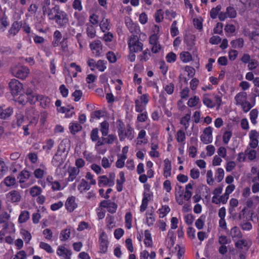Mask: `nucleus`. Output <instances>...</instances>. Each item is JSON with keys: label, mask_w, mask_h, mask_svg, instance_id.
I'll return each instance as SVG.
<instances>
[{"label": "nucleus", "mask_w": 259, "mask_h": 259, "mask_svg": "<svg viewBox=\"0 0 259 259\" xmlns=\"http://www.w3.org/2000/svg\"><path fill=\"white\" fill-rule=\"evenodd\" d=\"M44 6L43 12L50 20H53L58 25L59 28H65L69 23L68 15L65 11L60 10V6L54 5L52 7Z\"/></svg>", "instance_id": "1"}, {"label": "nucleus", "mask_w": 259, "mask_h": 259, "mask_svg": "<svg viewBox=\"0 0 259 259\" xmlns=\"http://www.w3.org/2000/svg\"><path fill=\"white\" fill-rule=\"evenodd\" d=\"M17 179L22 189L28 188L34 182L31 173L26 168L20 172L17 176Z\"/></svg>", "instance_id": "2"}, {"label": "nucleus", "mask_w": 259, "mask_h": 259, "mask_svg": "<svg viewBox=\"0 0 259 259\" xmlns=\"http://www.w3.org/2000/svg\"><path fill=\"white\" fill-rule=\"evenodd\" d=\"M127 46L130 51L140 52L143 50V44L140 36L137 35H131L127 40Z\"/></svg>", "instance_id": "3"}, {"label": "nucleus", "mask_w": 259, "mask_h": 259, "mask_svg": "<svg viewBox=\"0 0 259 259\" xmlns=\"http://www.w3.org/2000/svg\"><path fill=\"white\" fill-rule=\"evenodd\" d=\"M149 102V95L148 93L141 95L138 99L135 100V111L142 113L146 111L147 106Z\"/></svg>", "instance_id": "4"}, {"label": "nucleus", "mask_w": 259, "mask_h": 259, "mask_svg": "<svg viewBox=\"0 0 259 259\" xmlns=\"http://www.w3.org/2000/svg\"><path fill=\"white\" fill-rule=\"evenodd\" d=\"M12 75L21 79H25L30 73L29 68L25 66L17 65L11 68Z\"/></svg>", "instance_id": "5"}, {"label": "nucleus", "mask_w": 259, "mask_h": 259, "mask_svg": "<svg viewBox=\"0 0 259 259\" xmlns=\"http://www.w3.org/2000/svg\"><path fill=\"white\" fill-rule=\"evenodd\" d=\"M9 87L13 97L20 95L23 92V85L18 79H12L9 83Z\"/></svg>", "instance_id": "6"}, {"label": "nucleus", "mask_w": 259, "mask_h": 259, "mask_svg": "<svg viewBox=\"0 0 259 259\" xmlns=\"http://www.w3.org/2000/svg\"><path fill=\"white\" fill-rule=\"evenodd\" d=\"M92 54L95 57L98 58L102 55L103 52V45L101 40L96 39L92 41L89 45Z\"/></svg>", "instance_id": "7"}, {"label": "nucleus", "mask_w": 259, "mask_h": 259, "mask_svg": "<svg viewBox=\"0 0 259 259\" xmlns=\"http://www.w3.org/2000/svg\"><path fill=\"white\" fill-rule=\"evenodd\" d=\"M22 28V21H14L11 24L7 31V36L8 38L16 36Z\"/></svg>", "instance_id": "8"}, {"label": "nucleus", "mask_w": 259, "mask_h": 259, "mask_svg": "<svg viewBox=\"0 0 259 259\" xmlns=\"http://www.w3.org/2000/svg\"><path fill=\"white\" fill-rule=\"evenodd\" d=\"M99 249L101 253H105L107 252L108 248L109 241L106 233L104 231L99 235Z\"/></svg>", "instance_id": "9"}, {"label": "nucleus", "mask_w": 259, "mask_h": 259, "mask_svg": "<svg viewBox=\"0 0 259 259\" xmlns=\"http://www.w3.org/2000/svg\"><path fill=\"white\" fill-rule=\"evenodd\" d=\"M62 145H60L58 147L57 152L53 156L52 159V164L54 166L59 167L64 162V158L62 157V153L65 151V148H63L62 149H61V147Z\"/></svg>", "instance_id": "10"}, {"label": "nucleus", "mask_w": 259, "mask_h": 259, "mask_svg": "<svg viewBox=\"0 0 259 259\" xmlns=\"http://www.w3.org/2000/svg\"><path fill=\"white\" fill-rule=\"evenodd\" d=\"M135 131L130 123L126 125V129L123 131L122 134L119 135V139L120 141H123L125 139L132 141L135 137Z\"/></svg>", "instance_id": "11"}, {"label": "nucleus", "mask_w": 259, "mask_h": 259, "mask_svg": "<svg viewBox=\"0 0 259 259\" xmlns=\"http://www.w3.org/2000/svg\"><path fill=\"white\" fill-rule=\"evenodd\" d=\"M213 128L211 126L206 127L200 136L201 142L204 144L212 143L213 141L212 132Z\"/></svg>", "instance_id": "12"}, {"label": "nucleus", "mask_w": 259, "mask_h": 259, "mask_svg": "<svg viewBox=\"0 0 259 259\" xmlns=\"http://www.w3.org/2000/svg\"><path fill=\"white\" fill-rule=\"evenodd\" d=\"M6 198L9 202L12 203H17L21 201L22 196L18 190H12L6 195Z\"/></svg>", "instance_id": "13"}, {"label": "nucleus", "mask_w": 259, "mask_h": 259, "mask_svg": "<svg viewBox=\"0 0 259 259\" xmlns=\"http://www.w3.org/2000/svg\"><path fill=\"white\" fill-rule=\"evenodd\" d=\"M25 117L22 112H16L14 119L12 121V126L15 128L21 127L24 123Z\"/></svg>", "instance_id": "14"}, {"label": "nucleus", "mask_w": 259, "mask_h": 259, "mask_svg": "<svg viewBox=\"0 0 259 259\" xmlns=\"http://www.w3.org/2000/svg\"><path fill=\"white\" fill-rule=\"evenodd\" d=\"M57 254L61 259H71L72 251L63 246L58 247Z\"/></svg>", "instance_id": "15"}, {"label": "nucleus", "mask_w": 259, "mask_h": 259, "mask_svg": "<svg viewBox=\"0 0 259 259\" xmlns=\"http://www.w3.org/2000/svg\"><path fill=\"white\" fill-rule=\"evenodd\" d=\"M66 209L69 212H72L77 207V203L75 202V197H69L65 203Z\"/></svg>", "instance_id": "16"}, {"label": "nucleus", "mask_w": 259, "mask_h": 259, "mask_svg": "<svg viewBox=\"0 0 259 259\" xmlns=\"http://www.w3.org/2000/svg\"><path fill=\"white\" fill-rule=\"evenodd\" d=\"M249 137L250 140L249 146L251 148L255 149L258 144L257 131L255 130H251L249 134Z\"/></svg>", "instance_id": "17"}, {"label": "nucleus", "mask_w": 259, "mask_h": 259, "mask_svg": "<svg viewBox=\"0 0 259 259\" xmlns=\"http://www.w3.org/2000/svg\"><path fill=\"white\" fill-rule=\"evenodd\" d=\"M171 161L168 158L164 159V169H163V176L165 179H167L171 175Z\"/></svg>", "instance_id": "18"}, {"label": "nucleus", "mask_w": 259, "mask_h": 259, "mask_svg": "<svg viewBox=\"0 0 259 259\" xmlns=\"http://www.w3.org/2000/svg\"><path fill=\"white\" fill-rule=\"evenodd\" d=\"M73 17L77 21V26H82L85 23L87 14L84 12L76 11L73 13Z\"/></svg>", "instance_id": "19"}, {"label": "nucleus", "mask_w": 259, "mask_h": 259, "mask_svg": "<svg viewBox=\"0 0 259 259\" xmlns=\"http://www.w3.org/2000/svg\"><path fill=\"white\" fill-rule=\"evenodd\" d=\"M36 100L40 102V105L44 108L49 107L50 106L51 99L48 96L38 95L36 97Z\"/></svg>", "instance_id": "20"}, {"label": "nucleus", "mask_w": 259, "mask_h": 259, "mask_svg": "<svg viewBox=\"0 0 259 259\" xmlns=\"http://www.w3.org/2000/svg\"><path fill=\"white\" fill-rule=\"evenodd\" d=\"M118 175L120 180H116V190L118 192H121L123 190V185L125 182V173L124 171H121Z\"/></svg>", "instance_id": "21"}, {"label": "nucleus", "mask_w": 259, "mask_h": 259, "mask_svg": "<svg viewBox=\"0 0 259 259\" xmlns=\"http://www.w3.org/2000/svg\"><path fill=\"white\" fill-rule=\"evenodd\" d=\"M68 178L67 179L68 182H73L76 179L77 176L79 174L80 170L75 167H72L68 169Z\"/></svg>", "instance_id": "22"}, {"label": "nucleus", "mask_w": 259, "mask_h": 259, "mask_svg": "<svg viewBox=\"0 0 259 259\" xmlns=\"http://www.w3.org/2000/svg\"><path fill=\"white\" fill-rule=\"evenodd\" d=\"M110 21L108 19L103 18L100 22V29L103 33L110 31L111 29Z\"/></svg>", "instance_id": "23"}, {"label": "nucleus", "mask_w": 259, "mask_h": 259, "mask_svg": "<svg viewBox=\"0 0 259 259\" xmlns=\"http://www.w3.org/2000/svg\"><path fill=\"white\" fill-rule=\"evenodd\" d=\"M230 236L234 241L235 239H241L242 237V233L240 229L237 226H234L231 228L230 230Z\"/></svg>", "instance_id": "24"}, {"label": "nucleus", "mask_w": 259, "mask_h": 259, "mask_svg": "<svg viewBox=\"0 0 259 259\" xmlns=\"http://www.w3.org/2000/svg\"><path fill=\"white\" fill-rule=\"evenodd\" d=\"M13 113V108L9 107L6 109H4L2 106H0V118L7 119Z\"/></svg>", "instance_id": "25"}, {"label": "nucleus", "mask_w": 259, "mask_h": 259, "mask_svg": "<svg viewBox=\"0 0 259 259\" xmlns=\"http://www.w3.org/2000/svg\"><path fill=\"white\" fill-rule=\"evenodd\" d=\"M251 244V243L249 244L246 240L241 238L235 242V247L238 249H242L244 247L248 250L250 248Z\"/></svg>", "instance_id": "26"}, {"label": "nucleus", "mask_w": 259, "mask_h": 259, "mask_svg": "<svg viewBox=\"0 0 259 259\" xmlns=\"http://www.w3.org/2000/svg\"><path fill=\"white\" fill-rule=\"evenodd\" d=\"M252 102H253V104L249 102L248 101H246L244 103L241 104V107H242V109L243 112L247 113L249 112L251 108L254 106L255 104V95L252 97V99L250 100Z\"/></svg>", "instance_id": "27"}, {"label": "nucleus", "mask_w": 259, "mask_h": 259, "mask_svg": "<svg viewBox=\"0 0 259 259\" xmlns=\"http://www.w3.org/2000/svg\"><path fill=\"white\" fill-rule=\"evenodd\" d=\"M247 94L245 92H241L238 93L235 97V100L237 105H241L247 101Z\"/></svg>", "instance_id": "28"}, {"label": "nucleus", "mask_w": 259, "mask_h": 259, "mask_svg": "<svg viewBox=\"0 0 259 259\" xmlns=\"http://www.w3.org/2000/svg\"><path fill=\"white\" fill-rule=\"evenodd\" d=\"M9 24V17L6 14H4L0 19V31H5Z\"/></svg>", "instance_id": "29"}, {"label": "nucleus", "mask_w": 259, "mask_h": 259, "mask_svg": "<svg viewBox=\"0 0 259 259\" xmlns=\"http://www.w3.org/2000/svg\"><path fill=\"white\" fill-rule=\"evenodd\" d=\"M100 131L102 134V137L103 136H107L109 133V123L105 120L100 123Z\"/></svg>", "instance_id": "30"}, {"label": "nucleus", "mask_w": 259, "mask_h": 259, "mask_svg": "<svg viewBox=\"0 0 259 259\" xmlns=\"http://www.w3.org/2000/svg\"><path fill=\"white\" fill-rule=\"evenodd\" d=\"M4 183L7 187H12L16 188L18 185L16 182V180L14 176H8L4 180Z\"/></svg>", "instance_id": "31"}, {"label": "nucleus", "mask_w": 259, "mask_h": 259, "mask_svg": "<svg viewBox=\"0 0 259 259\" xmlns=\"http://www.w3.org/2000/svg\"><path fill=\"white\" fill-rule=\"evenodd\" d=\"M62 35L59 30H56L53 34V40L52 41V45L54 47L59 46V44L61 42Z\"/></svg>", "instance_id": "32"}, {"label": "nucleus", "mask_w": 259, "mask_h": 259, "mask_svg": "<svg viewBox=\"0 0 259 259\" xmlns=\"http://www.w3.org/2000/svg\"><path fill=\"white\" fill-rule=\"evenodd\" d=\"M231 47L234 49H241L244 46V40L242 38H238L230 41Z\"/></svg>", "instance_id": "33"}, {"label": "nucleus", "mask_w": 259, "mask_h": 259, "mask_svg": "<svg viewBox=\"0 0 259 259\" xmlns=\"http://www.w3.org/2000/svg\"><path fill=\"white\" fill-rule=\"evenodd\" d=\"M71 235V228H66L62 230L60 234V240L65 241L68 240Z\"/></svg>", "instance_id": "34"}, {"label": "nucleus", "mask_w": 259, "mask_h": 259, "mask_svg": "<svg viewBox=\"0 0 259 259\" xmlns=\"http://www.w3.org/2000/svg\"><path fill=\"white\" fill-rule=\"evenodd\" d=\"M98 184L99 187H110V182L108 180V177L106 175L99 176L98 177Z\"/></svg>", "instance_id": "35"}, {"label": "nucleus", "mask_w": 259, "mask_h": 259, "mask_svg": "<svg viewBox=\"0 0 259 259\" xmlns=\"http://www.w3.org/2000/svg\"><path fill=\"white\" fill-rule=\"evenodd\" d=\"M91 186H90V184H89V183L84 179H82L80 184L77 186V189L81 193L89 190Z\"/></svg>", "instance_id": "36"}, {"label": "nucleus", "mask_w": 259, "mask_h": 259, "mask_svg": "<svg viewBox=\"0 0 259 259\" xmlns=\"http://www.w3.org/2000/svg\"><path fill=\"white\" fill-rule=\"evenodd\" d=\"M144 244L147 247H151L152 245V240L151 238V233L149 230H146L144 231Z\"/></svg>", "instance_id": "37"}, {"label": "nucleus", "mask_w": 259, "mask_h": 259, "mask_svg": "<svg viewBox=\"0 0 259 259\" xmlns=\"http://www.w3.org/2000/svg\"><path fill=\"white\" fill-rule=\"evenodd\" d=\"M133 214L131 212H127L124 216L125 227L127 229L132 227Z\"/></svg>", "instance_id": "38"}, {"label": "nucleus", "mask_w": 259, "mask_h": 259, "mask_svg": "<svg viewBox=\"0 0 259 259\" xmlns=\"http://www.w3.org/2000/svg\"><path fill=\"white\" fill-rule=\"evenodd\" d=\"M42 189L41 187L37 186H33L30 188L29 193L32 197H35L41 194Z\"/></svg>", "instance_id": "39"}, {"label": "nucleus", "mask_w": 259, "mask_h": 259, "mask_svg": "<svg viewBox=\"0 0 259 259\" xmlns=\"http://www.w3.org/2000/svg\"><path fill=\"white\" fill-rule=\"evenodd\" d=\"M30 218V213L27 210H23L20 212L18 218V222L20 224L26 222Z\"/></svg>", "instance_id": "40"}, {"label": "nucleus", "mask_w": 259, "mask_h": 259, "mask_svg": "<svg viewBox=\"0 0 259 259\" xmlns=\"http://www.w3.org/2000/svg\"><path fill=\"white\" fill-rule=\"evenodd\" d=\"M146 135V132L144 130H141L139 131L138 134V139L141 140H138L137 142V144L141 145L142 144H147L148 143V140L144 139Z\"/></svg>", "instance_id": "41"}, {"label": "nucleus", "mask_w": 259, "mask_h": 259, "mask_svg": "<svg viewBox=\"0 0 259 259\" xmlns=\"http://www.w3.org/2000/svg\"><path fill=\"white\" fill-rule=\"evenodd\" d=\"M190 114L189 113L186 114L180 120V124L184 126L185 131H187L190 126Z\"/></svg>", "instance_id": "42"}, {"label": "nucleus", "mask_w": 259, "mask_h": 259, "mask_svg": "<svg viewBox=\"0 0 259 259\" xmlns=\"http://www.w3.org/2000/svg\"><path fill=\"white\" fill-rule=\"evenodd\" d=\"M117 160L115 162V166L118 168H122L125 165V160L127 156L117 155Z\"/></svg>", "instance_id": "43"}, {"label": "nucleus", "mask_w": 259, "mask_h": 259, "mask_svg": "<svg viewBox=\"0 0 259 259\" xmlns=\"http://www.w3.org/2000/svg\"><path fill=\"white\" fill-rule=\"evenodd\" d=\"M86 33L87 36L91 38H93L96 36V31L95 27L93 25H87Z\"/></svg>", "instance_id": "44"}, {"label": "nucleus", "mask_w": 259, "mask_h": 259, "mask_svg": "<svg viewBox=\"0 0 259 259\" xmlns=\"http://www.w3.org/2000/svg\"><path fill=\"white\" fill-rule=\"evenodd\" d=\"M101 139L104 144H112L117 140V137L115 135L108 134L107 137H102Z\"/></svg>", "instance_id": "45"}, {"label": "nucleus", "mask_w": 259, "mask_h": 259, "mask_svg": "<svg viewBox=\"0 0 259 259\" xmlns=\"http://www.w3.org/2000/svg\"><path fill=\"white\" fill-rule=\"evenodd\" d=\"M82 128L81 126L77 122H72L69 125V130L72 134L74 135L78 132L80 131Z\"/></svg>", "instance_id": "46"}, {"label": "nucleus", "mask_w": 259, "mask_h": 259, "mask_svg": "<svg viewBox=\"0 0 259 259\" xmlns=\"http://www.w3.org/2000/svg\"><path fill=\"white\" fill-rule=\"evenodd\" d=\"M104 144V142L102 141H98L95 145V149L99 154L103 155L107 151V149L102 146Z\"/></svg>", "instance_id": "47"}, {"label": "nucleus", "mask_w": 259, "mask_h": 259, "mask_svg": "<svg viewBox=\"0 0 259 259\" xmlns=\"http://www.w3.org/2000/svg\"><path fill=\"white\" fill-rule=\"evenodd\" d=\"M245 155L247 156L248 159L249 160H254L256 157V152L254 149H249L247 147L245 151Z\"/></svg>", "instance_id": "48"}, {"label": "nucleus", "mask_w": 259, "mask_h": 259, "mask_svg": "<svg viewBox=\"0 0 259 259\" xmlns=\"http://www.w3.org/2000/svg\"><path fill=\"white\" fill-rule=\"evenodd\" d=\"M116 125L119 137V135L122 134L123 132L125 130V123L121 119H118L116 121Z\"/></svg>", "instance_id": "49"}, {"label": "nucleus", "mask_w": 259, "mask_h": 259, "mask_svg": "<svg viewBox=\"0 0 259 259\" xmlns=\"http://www.w3.org/2000/svg\"><path fill=\"white\" fill-rule=\"evenodd\" d=\"M225 172L222 168H218L214 174V179H215L217 182L220 183L224 179Z\"/></svg>", "instance_id": "50"}, {"label": "nucleus", "mask_w": 259, "mask_h": 259, "mask_svg": "<svg viewBox=\"0 0 259 259\" xmlns=\"http://www.w3.org/2000/svg\"><path fill=\"white\" fill-rule=\"evenodd\" d=\"M226 12L228 18L230 19H234L237 16V13L235 9L232 6H229L226 8Z\"/></svg>", "instance_id": "51"}, {"label": "nucleus", "mask_w": 259, "mask_h": 259, "mask_svg": "<svg viewBox=\"0 0 259 259\" xmlns=\"http://www.w3.org/2000/svg\"><path fill=\"white\" fill-rule=\"evenodd\" d=\"M221 9L222 6L220 5L217 6L215 8H212L209 13L210 18L212 19H215L218 17Z\"/></svg>", "instance_id": "52"}, {"label": "nucleus", "mask_w": 259, "mask_h": 259, "mask_svg": "<svg viewBox=\"0 0 259 259\" xmlns=\"http://www.w3.org/2000/svg\"><path fill=\"white\" fill-rule=\"evenodd\" d=\"M39 247L41 249L45 250L48 253H52L54 252V250L51 246V245H49V244L47 242L41 241L39 243Z\"/></svg>", "instance_id": "53"}, {"label": "nucleus", "mask_w": 259, "mask_h": 259, "mask_svg": "<svg viewBox=\"0 0 259 259\" xmlns=\"http://www.w3.org/2000/svg\"><path fill=\"white\" fill-rule=\"evenodd\" d=\"M177 25L178 22L176 20L173 21L171 25L170 32V35L172 37H174L179 34V32Z\"/></svg>", "instance_id": "54"}, {"label": "nucleus", "mask_w": 259, "mask_h": 259, "mask_svg": "<svg viewBox=\"0 0 259 259\" xmlns=\"http://www.w3.org/2000/svg\"><path fill=\"white\" fill-rule=\"evenodd\" d=\"M107 62L103 60H99L97 62L96 69L100 72H104L107 68Z\"/></svg>", "instance_id": "55"}, {"label": "nucleus", "mask_w": 259, "mask_h": 259, "mask_svg": "<svg viewBox=\"0 0 259 259\" xmlns=\"http://www.w3.org/2000/svg\"><path fill=\"white\" fill-rule=\"evenodd\" d=\"M180 57L182 62L187 63L192 59V56L189 52H183L181 53Z\"/></svg>", "instance_id": "56"}, {"label": "nucleus", "mask_w": 259, "mask_h": 259, "mask_svg": "<svg viewBox=\"0 0 259 259\" xmlns=\"http://www.w3.org/2000/svg\"><path fill=\"white\" fill-rule=\"evenodd\" d=\"M54 141L53 140L50 139L47 140L46 142V145L42 146L43 149H44L47 153H49L52 148L54 145Z\"/></svg>", "instance_id": "57"}, {"label": "nucleus", "mask_w": 259, "mask_h": 259, "mask_svg": "<svg viewBox=\"0 0 259 259\" xmlns=\"http://www.w3.org/2000/svg\"><path fill=\"white\" fill-rule=\"evenodd\" d=\"M165 60L167 63H175L177 61V54L173 52H169L165 56Z\"/></svg>", "instance_id": "58"}, {"label": "nucleus", "mask_w": 259, "mask_h": 259, "mask_svg": "<svg viewBox=\"0 0 259 259\" xmlns=\"http://www.w3.org/2000/svg\"><path fill=\"white\" fill-rule=\"evenodd\" d=\"M203 104L208 108H212L214 107L215 103L212 100L207 98V96L204 95L202 98Z\"/></svg>", "instance_id": "59"}, {"label": "nucleus", "mask_w": 259, "mask_h": 259, "mask_svg": "<svg viewBox=\"0 0 259 259\" xmlns=\"http://www.w3.org/2000/svg\"><path fill=\"white\" fill-rule=\"evenodd\" d=\"M170 209L168 205L162 206L161 208L158 209L160 218H163L167 213L169 212Z\"/></svg>", "instance_id": "60"}, {"label": "nucleus", "mask_w": 259, "mask_h": 259, "mask_svg": "<svg viewBox=\"0 0 259 259\" xmlns=\"http://www.w3.org/2000/svg\"><path fill=\"white\" fill-rule=\"evenodd\" d=\"M205 220V216L204 215H201L198 219H197L195 222V226L198 229H203V226L204 225V221Z\"/></svg>", "instance_id": "61"}, {"label": "nucleus", "mask_w": 259, "mask_h": 259, "mask_svg": "<svg viewBox=\"0 0 259 259\" xmlns=\"http://www.w3.org/2000/svg\"><path fill=\"white\" fill-rule=\"evenodd\" d=\"M250 119L253 125H255L256 123V118L258 116V111L256 108H254L249 113Z\"/></svg>", "instance_id": "62"}, {"label": "nucleus", "mask_w": 259, "mask_h": 259, "mask_svg": "<svg viewBox=\"0 0 259 259\" xmlns=\"http://www.w3.org/2000/svg\"><path fill=\"white\" fill-rule=\"evenodd\" d=\"M199 101L200 99L198 96H194V97L191 98L188 100L187 104L190 107H193L198 104Z\"/></svg>", "instance_id": "63"}, {"label": "nucleus", "mask_w": 259, "mask_h": 259, "mask_svg": "<svg viewBox=\"0 0 259 259\" xmlns=\"http://www.w3.org/2000/svg\"><path fill=\"white\" fill-rule=\"evenodd\" d=\"M106 226L109 229H112L115 226V223L114 222V218L113 216L107 217L106 219Z\"/></svg>", "instance_id": "64"}]
</instances>
